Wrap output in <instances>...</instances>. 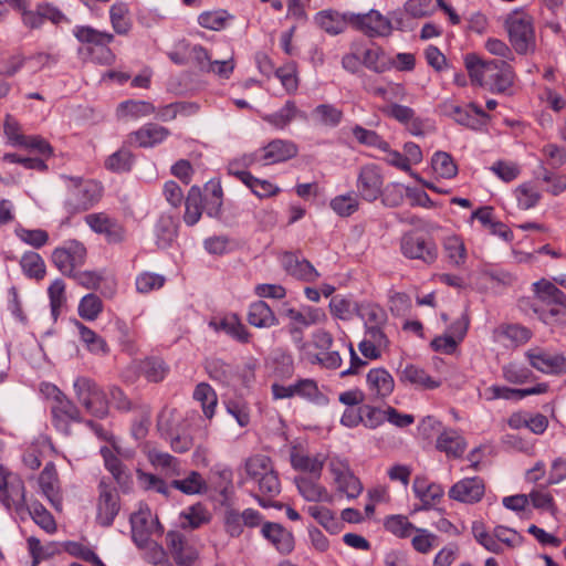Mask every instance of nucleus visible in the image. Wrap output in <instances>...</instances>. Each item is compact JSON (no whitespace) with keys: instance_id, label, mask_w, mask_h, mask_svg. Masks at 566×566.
<instances>
[{"instance_id":"nucleus-62","label":"nucleus","mask_w":566,"mask_h":566,"mask_svg":"<svg viewBox=\"0 0 566 566\" xmlns=\"http://www.w3.org/2000/svg\"><path fill=\"white\" fill-rule=\"evenodd\" d=\"M243 184L259 198H269L280 192V188L271 181L259 179L252 175H245Z\"/></svg>"},{"instance_id":"nucleus-40","label":"nucleus","mask_w":566,"mask_h":566,"mask_svg":"<svg viewBox=\"0 0 566 566\" xmlns=\"http://www.w3.org/2000/svg\"><path fill=\"white\" fill-rule=\"evenodd\" d=\"M109 19L114 31L119 35L127 34L132 29L128 6L124 2H115L109 9Z\"/></svg>"},{"instance_id":"nucleus-53","label":"nucleus","mask_w":566,"mask_h":566,"mask_svg":"<svg viewBox=\"0 0 566 566\" xmlns=\"http://www.w3.org/2000/svg\"><path fill=\"white\" fill-rule=\"evenodd\" d=\"M432 169L442 178H453L458 174V167L452 157L444 151H437L431 159Z\"/></svg>"},{"instance_id":"nucleus-58","label":"nucleus","mask_w":566,"mask_h":566,"mask_svg":"<svg viewBox=\"0 0 566 566\" xmlns=\"http://www.w3.org/2000/svg\"><path fill=\"white\" fill-rule=\"evenodd\" d=\"M20 265L23 272L34 279H42L45 274V264L40 254L35 252L24 253L21 258Z\"/></svg>"},{"instance_id":"nucleus-27","label":"nucleus","mask_w":566,"mask_h":566,"mask_svg":"<svg viewBox=\"0 0 566 566\" xmlns=\"http://www.w3.org/2000/svg\"><path fill=\"white\" fill-rule=\"evenodd\" d=\"M436 448L448 457L460 458L467 449V442L458 431L446 429L438 436Z\"/></svg>"},{"instance_id":"nucleus-21","label":"nucleus","mask_w":566,"mask_h":566,"mask_svg":"<svg viewBox=\"0 0 566 566\" xmlns=\"http://www.w3.org/2000/svg\"><path fill=\"white\" fill-rule=\"evenodd\" d=\"M209 326L214 332H223L240 343H248L250 339V333L237 314H229L219 319L213 318L209 322Z\"/></svg>"},{"instance_id":"nucleus-11","label":"nucleus","mask_w":566,"mask_h":566,"mask_svg":"<svg viewBox=\"0 0 566 566\" xmlns=\"http://www.w3.org/2000/svg\"><path fill=\"white\" fill-rule=\"evenodd\" d=\"M328 469L339 492L346 494L349 499H355L361 493L363 485L350 471L346 460L333 457L328 462Z\"/></svg>"},{"instance_id":"nucleus-49","label":"nucleus","mask_w":566,"mask_h":566,"mask_svg":"<svg viewBox=\"0 0 566 566\" xmlns=\"http://www.w3.org/2000/svg\"><path fill=\"white\" fill-rule=\"evenodd\" d=\"M298 109L294 102L287 101L282 108L273 114L265 115L263 119L279 129L285 128L295 119Z\"/></svg>"},{"instance_id":"nucleus-34","label":"nucleus","mask_w":566,"mask_h":566,"mask_svg":"<svg viewBox=\"0 0 566 566\" xmlns=\"http://www.w3.org/2000/svg\"><path fill=\"white\" fill-rule=\"evenodd\" d=\"M39 485L43 495L52 503L59 502V479L53 462H48L39 476Z\"/></svg>"},{"instance_id":"nucleus-1","label":"nucleus","mask_w":566,"mask_h":566,"mask_svg":"<svg viewBox=\"0 0 566 566\" xmlns=\"http://www.w3.org/2000/svg\"><path fill=\"white\" fill-rule=\"evenodd\" d=\"M510 61H482L476 56L467 57L465 64L472 81L480 85L490 84L499 93L506 92L514 83L515 73Z\"/></svg>"},{"instance_id":"nucleus-16","label":"nucleus","mask_w":566,"mask_h":566,"mask_svg":"<svg viewBox=\"0 0 566 566\" xmlns=\"http://www.w3.org/2000/svg\"><path fill=\"white\" fill-rule=\"evenodd\" d=\"M298 153L297 146L291 140L274 139L266 146L256 150L261 165H274L295 157Z\"/></svg>"},{"instance_id":"nucleus-38","label":"nucleus","mask_w":566,"mask_h":566,"mask_svg":"<svg viewBox=\"0 0 566 566\" xmlns=\"http://www.w3.org/2000/svg\"><path fill=\"white\" fill-rule=\"evenodd\" d=\"M349 13L340 14L336 11H323L316 15L319 27L331 34L342 33L349 23Z\"/></svg>"},{"instance_id":"nucleus-54","label":"nucleus","mask_w":566,"mask_h":566,"mask_svg":"<svg viewBox=\"0 0 566 566\" xmlns=\"http://www.w3.org/2000/svg\"><path fill=\"white\" fill-rule=\"evenodd\" d=\"M514 195L517 200L518 207L523 210L534 208L542 197L537 187H535L532 184L520 185L515 189Z\"/></svg>"},{"instance_id":"nucleus-57","label":"nucleus","mask_w":566,"mask_h":566,"mask_svg":"<svg viewBox=\"0 0 566 566\" xmlns=\"http://www.w3.org/2000/svg\"><path fill=\"white\" fill-rule=\"evenodd\" d=\"M528 502L536 510L547 511L555 515L557 507L553 495L545 488H535L528 493Z\"/></svg>"},{"instance_id":"nucleus-9","label":"nucleus","mask_w":566,"mask_h":566,"mask_svg":"<svg viewBox=\"0 0 566 566\" xmlns=\"http://www.w3.org/2000/svg\"><path fill=\"white\" fill-rule=\"evenodd\" d=\"M528 364L546 375L566 374V357L563 354L549 352L542 347H531L525 352Z\"/></svg>"},{"instance_id":"nucleus-20","label":"nucleus","mask_w":566,"mask_h":566,"mask_svg":"<svg viewBox=\"0 0 566 566\" xmlns=\"http://www.w3.org/2000/svg\"><path fill=\"white\" fill-rule=\"evenodd\" d=\"M366 384L369 392L377 398H387L395 389L394 377L382 367L370 369L366 376Z\"/></svg>"},{"instance_id":"nucleus-55","label":"nucleus","mask_w":566,"mask_h":566,"mask_svg":"<svg viewBox=\"0 0 566 566\" xmlns=\"http://www.w3.org/2000/svg\"><path fill=\"white\" fill-rule=\"evenodd\" d=\"M472 533L475 538V541L482 545L485 549L489 552H492L494 554L502 553V545L497 542V538L493 533H489L483 523L481 522H474L472 525Z\"/></svg>"},{"instance_id":"nucleus-29","label":"nucleus","mask_w":566,"mask_h":566,"mask_svg":"<svg viewBox=\"0 0 566 566\" xmlns=\"http://www.w3.org/2000/svg\"><path fill=\"white\" fill-rule=\"evenodd\" d=\"M326 455L323 453L293 452L291 463L295 470L308 472L318 479L321 476Z\"/></svg>"},{"instance_id":"nucleus-45","label":"nucleus","mask_w":566,"mask_h":566,"mask_svg":"<svg viewBox=\"0 0 566 566\" xmlns=\"http://www.w3.org/2000/svg\"><path fill=\"white\" fill-rule=\"evenodd\" d=\"M202 214V198L198 188L192 187L186 198V212L184 220L188 226L196 224Z\"/></svg>"},{"instance_id":"nucleus-44","label":"nucleus","mask_w":566,"mask_h":566,"mask_svg":"<svg viewBox=\"0 0 566 566\" xmlns=\"http://www.w3.org/2000/svg\"><path fill=\"white\" fill-rule=\"evenodd\" d=\"M534 291L536 295L544 302L566 305V295L555 284L547 280L535 282Z\"/></svg>"},{"instance_id":"nucleus-10","label":"nucleus","mask_w":566,"mask_h":566,"mask_svg":"<svg viewBox=\"0 0 566 566\" xmlns=\"http://www.w3.org/2000/svg\"><path fill=\"white\" fill-rule=\"evenodd\" d=\"M384 188V176L378 166L374 164H367L360 167L356 189L358 196L368 202H374L382 195Z\"/></svg>"},{"instance_id":"nucleus-56","label":"nucleus","mask_w":566,"mask_h":566,"mask_svg":"<svg viewBox=\"0 0 566 566\" xmlns=\"http://www.w3.org/2000/svg\"><path fill=\"white\" fill-rule=\"evenodd\" d=\"M385 528L395 536L405 538L411 536L416 526L403 515H391L385 520Z\"/></svg>"},{"instance_id":"nucleus-28","label":"nucleus","mask_w":566,"mask_h":566,"mask_svg":"<svg viewBox=\"0 0 566 566\" xmlns=\"http://www.w3.org/2000/svg\"><path fill=\"white\" fill-rule=\"evenodd\" d=\"M51 411L55 426L64 431H66L67 424L71 421H77L80 419L78 409L65 395L52 403Z\"/></svg>"},{"instance_id":"nucleus-39","label":"nucleus","mask_w":566,"mask_h":566,"mask_svg":"<svg viewBox=\"0 0 566 566\" xmlns=\"http://www.w3.org/2000/svg\"><path fill=\"white\" fill-rule=\"evenodd\" d=\"M193 399L200 402L203 415L211 419L218 403V397L213 388L207 382H200L193 391Z\"/></svg>"},{"instance_id":"nucleus-30","label":"nucleus","mask_w":566,"mask_h":566,"mask_svg":"<svg viewBox=\"0 0 566 566\" xmlns=\"http://www.w3.org/2000/svg\"><path fill=\"white\" fill-rule=\"evenodd\" d=\"M295 481L297 490L304 500L308 502H333V495L318 482L305 476L297 478Z\"/></svg>"},{"instance_id":"nucleus-48","label":"nucleus","mask_w":566,"mask_h":566,"mask_svg":"<svg viewBox=\"0 0 566 566\" xmlns=\"http://www.w3.org/2000/svg\"><path fill=\"white\" fill-rule=\"evenodd\" d=\"M307 513L317 521L327 532L336 534L340 531V523L334 513L324 506H308Z\"/></svg>"},{"instance_id":"nucleus-61","label":"nucleus","mask_w":566,"mask_h":566,"mask_svg":"<svg viewBox=\"0 0 566 566\" xmlns=\"http://www.w3.org/2000/svg\"><path fill=\"white\" fill-rule=\"evenodd\" d=\"M140 371L148 381L159 382L166 377L168 367L160 359L148 358L142 361Z\"/></svg>"},{"instance_id":"nucleus-31","label":"nucleus","mask_w":566,"mask_h":566,"mask_svg":"<svg viewBox=\"0 0 566 566\" xmlns=\"http://www.w3.org/2000/svg\"><path fill=\"white\" fill-rule=\"evenodd\" d=\"M248 322L258 328H270L279 324L272 308L263 301H258L249 306Z\"/></svg>"},{"instance_id":"nucleus-64","label":"nucleus","mask_w":566,"mask_h":566,"mask_svg":"<svg viewBox=\"0 0 566 566\" xmlns=\"http://www.w3.org/2000/svg\"><path fill=\"white\" fill-rule=\"evenodd\" d=\"M206 370L212 379L222 384L230 382L233 376L232 366L218 358L208 359Z\"/></svg>"},{"instance_id":"nucleus-4","label":"nucleus","mask_w":566,"mask_h":566,"mask_svg":"<svg viewBox=\"0 0 566 566\" xmlns=\"http://www.w3.org/2000/svg\"><path fill=\"white\" fill-rule=\"evenodd\" d=\"M247 479L258 484L263 495L273 497L281 491V484L269 457L256 454L244 462Z\"/></svg>"},{"instance_id":"nucleus-12","label":"nucleus","mask_w":566,"mask_h":566,"mask_svg":"<svg viewBox=\"0 0 566 566\" xmlns=\"http://www.w3.org/2000/svg\"><path fill=\"white\" fill-rule=\"evenodd\" d=\"M132 536L139 547H146L150 536L159 532V523L147 505H140L139 510L132 514Z\"/></svg>"},{"instance_id":"nucleus-23","label":"nucleus","mask_w":566,"mask_h":566,"mask_svg":"<svg viewBox=\"0 0 566 566\" xmlns=\"http://www.w3.org/2000/svg\"><path fill=\"white\" fill-rule=\"evenodd\" d=\"M399 380L423 390H432L441 386L440 379L431 377L424 369L411 364L399 371Z\"/></svg>"},{"instance_id":"nucleus-19","label":"nucleus","mask_w":566,"mask_h":566,"mask_svg":"<svg viewBox=\"0 0 566 566\" xmlns=\"http://www.w3.org/2000/svg\"><path fill=\"white\" fill-rule=\"evenodd\" d=\"M281 263L285 272L296 280L314 283L321 276L319 272L310 261L292 253H285L281 259Z\"/></svg>"},{"instance_id":"nucleus-7","label":"nucleus","mask_w":566,"mask_h":566,"mask_svg":"<svg viewBox=\"0 0 566 566\" xmlns=\"http://www.w3.org/2000/svg\"><path fill=\"white\" fill-rule=\"evenodd\" d=\"M86 260V248L83 243L71 240L66 241L63 245L57 247L52 252V261L59 271L66 276H71L84 265Z\"/></svg>"},{"instance_id":"nucleus-14","label":"nucleus","mask_w":566,"mask_h":566,"mask_svg":"<svg viewBox=\"0 0 566 566\" xmlns=\"http://www.w3.org/2000/svg\"><path fill=\"white\" fill-rule=\"evenodd\" d=\"M400 249L405 256L421 260L427 264L433 263L438 256L433 242L413 233H407L401 238Z\"/></svg>"},{"instance_id":"nucleus-36","label":"nucleus","mask_w":566,"mask_h":566,"mask_svg":"<svg viewBox=\"0 0 566 566\" xmlns=\"http://www.w3.org/2000/svg\"><path fill=\"white\" fill-rule=\"evenodd\" d=\"M156 112L155 106L147 101L128 99L122 102L117 108L119 118L138 119L149 116Z\"/></svg>"},{"instance_id":"nucleus-33","label":"nucleus","mask_w":566,"mask_h":566,"mask_svg":"<svg viewBox=\"0 0 566 566\" xmlns=\"http://www.w3.org/2000/svg\"><path fill=\"white\" fill-rule=\"evenodd\" d=\"M284 315L302 326L322 324L327 321L324 310L313 306H303L301 310L291 307L284 311Z\"/></svg>"},{"instance_id":"nucleus-37","label":"nucleus","mask_w":566,"mask_h":566,"mask_svg":"<svg viewBox=\"0 0 566 566\" xmlns=\"http://www.w3.org/2000/svg\"><path fill=\"white\" fill-rule=\"evenodd\" d=\"M171 488L187 495L200 494L207 491V482L197 471H189L184 479L171 482Z\"/></svg>"},{"instance_id":"nucleus-22","label":"nucleus","mask_w":566,"mask_h":566,"mask_svg":"<svg viewBox=\"0 0 566 566\" xmlns=\"http://www.w3.org/2000/svg\"><path fill=\"white\" fill-rule=\"evenodd\" d=\"M532 332L521 325H500L493 331V339L505 347L520 346L527 343Z\"/></svg>"},{"instance_id":"nucleus-25","label":"nucleus","mask_w":566,"mask_h":566,"mask_svg":"<svg viewBox=\"0 0 566 566\" xmlns=\"http://www.w3.org/2000/svg\"><path fill=\"white\" fill-rule=\"evenodd\" d=\"M412 491L422 503L418 510H428L432 507L443 495V489L440 484L428 482L424 478L417 476L412 484Z\"/></svg>"},{"instance_id":"nucleus-13","label":"nucleus","mask_w":566,"mask_h":566,"mask_svg":"<svg viewBox=\"0 0 566 566\" xmlns=\"http://www.w3.org/2000/svg\"><path fill=\"white\" fill-rule=\"evenodd\" d=\"M444 115L454 119L458 124L472 129H479L489 119L488 114L476 104H470L462 108L451 102H444L441 105Z\"/></svg>"},{"instance_id":"nucleus-63","label":"nucleus","mask_w":566,"mask_h":566,"mask_svg":"<svg viewBox=\"0 0 566 566\" xmlns=\"http://www.w3.org/2000/svg\"><path fill=\"white\" fill-rule=\"evenodd\" d=\"M358 199L353 193L339 195L331 200V208L339 217H349L358 210Z\"/></svg>"},{"instance_id":"nucleus-51","label":"nucleus","mask_w":566,"mask_h":566,"mask_svg":"<svg viewBox=\"0 0 566 566\" xmlns=\"http://www.w3.org/2000/svg\"><path fill=\"white\" fill-rule=\"evenodd\" d=\"M148 460L153 465L160 467L167 470L170 475H180L181 468L179 461L169 453L151 449L148 451Z\"/></svg>"},{"instance_id":"nucleus-3","label":"nucleus","mask_w":566,"mask_h":566,"mask_svg":"<svg viewBox=\"0 0 566 566\" xmlns=\"http://www.w3.org/2000/svg\"><path fill=\"white\" fill-rule=\"evenodd\" d=\"M62 178L67 187L65 199L67 211L75 213L88 210L101 199L103 188L98 182L70 176H62Z\"/></svg>"},{"instance_id":"nucleus-35","label":"nucleus","mask_w":566,"mask_h":566,"mask_svg":"<svg viewBox=\"0 0 566 566\" xmlns=\"http://www.w3.org/2000/svg\"><path fill=\"white\" fill-rule=\"evenodd\" d=\"M360 53L361 64L367 69L376 73H384L391 69V57H389L380 48L370 46L364 49Z\"/></svg>"},{"instance_id":"nucleus-52","label":"nucleus","mask_w":566,"mask_h":566,"mask_svg":"<svg viewBox=\"0 0 566 566\" xmlns=\"http://www.w3.org/2000/svg\"><path fill=\"white\" fill-rule=\"evenodd\" d=\"M256 164H260L256 151L244 154L228 164V171L230 175L235 176L240 181L244 182L245 175H251L247 169Z\"/></svg>"},{"instance_id":"nucleus-6","label":"nucleus","mask_w":566,"mask_h":566,"mask_svg":"<svg viewBox=\"0 0 566 566\" xmlns=\"http://www.w3.org/2000/svg\"><path fill=\"white\" fill-rule=\"evenodd\" d=\"M98 496L96 500V522L103 527H108L114 523L119 513V494L111 482L102 479L97 485Z\"/></svg>"},{"instance_id":"nucleus-47","label":"nucleus","mask_w":566,"mask_h":566,"mask_svg":"<svg viewBox=\"0 0 566 566\" xmlns=\"http://www.w3.org/2000/svg\"><path fill=\"white\" fill-rule=\"evenodd\" d=\"M359 303L352 302L350 300L335 295L329 302V311L333 316L342 321H349L358 312Z\"/></svg>"},{"instance_id":"nucleus-32","label":"nucleus","mask_w":566,"mask_h":566,"mask_svg":"<svg viewBox=\"0 0 566 566\" xmlns=\"http://www.w3.org/2000/svg\"><path fill=\"white\" fill-rule=\"evenodd\" d=\"M357 316L364 322V327H386L387 312L378 304L361 302L358 305Z\"/></svg>"},{"instance_id":"nucleus-15","label":"nucleus","mask_w":566,"mask_h":566,"mask_svg":"<svg viewBox=\"0 0 566 566\" xmlns=\"http://www.w3.org/2000/svg\"><path fill=\"white\" fill-rule=\"evenodd\" d=\"M484 494L485 483L480 476L463 478L448 491L451 500L464 504H475L483 499Z\"/></svg>"},{"instance_id":"nucleus-42","label":"nucleus","mask_w":566,"mask_h":566,"mask_svg":"<svg viewBox=\"0 0 566 566\" xmlns=\"http://www.w3.org/2000/svg\"><path fill=\"white\" fill-rule=\"evenodd\" d=\"M101 454L103 457L105 468L111 472L115 481L118 484H125L129 475L127 473L126 468L118 459V454L114 451V449H111L108 447H102Z\"/></svg>"},{"instance_id":"nucleus-50","label":"nucleus","mask_w":566,"mask_h":566,"mask_svg":"<svg viewBox=\"0 0 566 566\" xmlns=\"http://www.w3.org/2000/svg\"><path fill=\"white\" fill-rule=\"evenodd\" d=\"M444 251L449 261L454 265H462L467 259V249L463 240L458 235H450L444 239Z\"/></svg>"},{"instance_id":"nucleus-8","label":"nucleus","mask_w":566,"mask_h":566,"mask_svg":"<svg viewBox=\"0 0 566 566\" xmlns=\"http://www.w3.org/2000/svg\"><path fill=\"white\" fill-rule=\"evenodd\" d=\"M348 20L352 27L369 38L388 36L392 32L391 21L377 10L367 13H349Z\"/></svg>"},{"instance_id":"nucleus-46","label":"nucleus","mask_w":566,"mask_h":566,"mask_svg":"<svg viewBox=\"0 0 566 566\" xmlns=\"http://www.w3.org/2000/svg\"><path fill=\"white\" fill-rule=\"evenodd\" d=\"M81 340L85 344L87 349L95 355H105L108 353V345L103 337L97 335L94 331L86 327L82 323H77Z\"/></svg>"},{"instance_id":"nucleus-26","label":"nucleus","mask_w":566,"mask_h":566,"mask_svg":"<svg viewBox=\"0 0 566 566\" xmlns=\"http://www.w3.org/2000/svg\"><path fill=\"white\" fill-rule=\"evenodd\" d=\"M74 36L85 46L81 50L83 54L90 52L101 44H111L114 35L109 32L99 31L88 25L76 27L73 31Z\"/></svg>"},{"instance_id":"nucleus-41","label":"nucleus","mask_w":566,"mask_h":566,"mask_svg":"<svg viewBox=\"0 0 566 566\" xmlns=\"http://www.w3.org/2000/svg\"><path fill=\"white\" fill-rule=\"evenodd\" d=\"M7 507H21L25 504L24 483L18 475L11 476L4 494L0 499Z\"/></svg>"},{"instance_id":"nucleus-43","label":"nucleus","mask_w":566,"mask_h":566,"mask_svg":"<svg viewBox=\"0 0 566 566\" xmlns=\"http://www.w3.org/2000/svg\"><path fill=\"white\" fill-rule=\"evenodd\" d=\"M312 118L319 125L336 127L343 119V111L333 104H319L312 111Z\"/></svg>"},{"instance_id":"nucleus-17","label":"nucleus","mask_w":566,"mask_h":566,"mask_svg":"<svg viewBox=\"0 0 566 566\" xmlns=\"http://www.w3.org/2000/svg\"><path fill=\"white\" fill-rule=\"evenodd\" d=\"M385 327L365 328L364 338L358 344L361 355L370 360L379 359L389 349L390 340Z\"/></svg>"},{"instance_id":"nucleus-59","label":"nucleus","mask_w":566,"mask_h":566,"mask_svg":"<svg viewBox=\"0 0 566 566\" xmlns=\"http://www.w3.org/2000/svg\"><path fill=\"white\" fill-rule=\"evenodd\" d=\"M208 521V513L200 504L190 506L180 514V525L182 527L198 528Z\"/></svg>"},{"instance_id":"nucleus-24","label":"nucleus","mask_w":566,"mask_h":566,"mask_svg":"<svg viewBox=\"0 0 566 566\" xmlns=\"http://www.w3.org/2000/svg\"><path fill=\"white\" fill-rule=\"evenodd\" d=\"M169 134L166 127L149 123L130 134L129 138L139 147L148 148L163 143Z\"/></svg>"},{"instance_id":"nucleus-18","label":"nucleus","mask_w":566,"mask_h":566,"mask_svg":"<svg viewBox=\"0 0 566 566\" xmlns=\"http://www.w3.org/2000/svg\"><path fill=\"white\" fill-rule=\"evenodd\" d=\"M261 534L280 554L287 555L295 547L293 533L279 523L264 522Z\"/></svg>"},{"instance_id":"nucleus-2","label":"nucleus","mask_w":566,"mask_h":566,"mask_svg":"<svg viewBox=\"0 0 566 566\" xmlns=\"http://www.w3.org/2000/svg\"><path fill=\"white\" fill-rule=\"evenodd\" d=\"M505 29L509 40L517 54L526 55L536 50V34L533 17L523 9L507 14Z\"/></svg>"},{"instance_id":"nucleus-5","label":"nucleus","mask_w":566,"mask_h":566,"mask_svg":"<svg viewBox=\"0 0 566 566\" xmlns=\"http://www.w3.org/2000/svg\"><path fill=\"white\" fill-rule=\"evenodd\" d=\"M78 401L85 409L96 417H105L108 413V399L105 392L91 379L78 378L74 382Z\"/></svg>"},{"instance_id":"nucleus-60","label":"nucleus","mask_w":566,"mask_h":566,"mask_svg":"<svg viewBox=\"0 0 566 566\" xmlns=\"http://www.w3.org/2000/svg\"><path fill=\"white\" fill-rule=\"evenodd\" d=\"M103 311V302L96 294H87L78 304V315L86 321H94Z\"/></svg>"}]
</instances>
